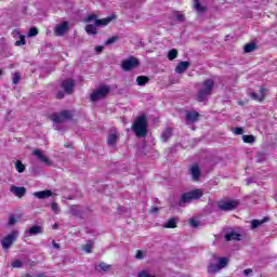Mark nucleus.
Returning a JSON list of instances; mask_svg holds the SVG:
<instances>
[{"label": "nucleus", "instance_id": "f257e3e1", "mask_svg": "<svg viewBox=\"0 0 277 277\" xmlns=\"http://www.w3.org/2000/svg\"><path fill=\"white\" fill-rule=\"evenodd\" d=\"M213 88H215V81L211 78L206 79L197 92V101H199V103L209 101V96L213 94Z\"/></svg>", "mask_w": 277, "mask_h": 277}, {"label": "nucleus", "instance_id": "f03ea898", "mask_svg": "<svg viewBox=\"0 0 277 277\" xmlns=\"http://www.w3.org/2000/svg\"><path fill=\"white\" fill-rule=\"evenodd\" d=\"M201 196H203V193L201 189H194L187 193L182 194L179 207H186V205H189V202H194V200H200Z\"/></svg>", "mask_w": 277, "mask_h": 277}, {"label": "nucleus", "instance_id": "7ed1b4c3", "mask_svg": "<svg viewBox=\"0 0 277 277\" xmlns=\"http://www.w3.org/2000/svg\"><path fill=\"white\" fill-rule=\"evenodd\" d=\"M146 117L141 116L135 119L132 131L135 133L136 137H146L148 131L146 130Z\"/></svg>", "mask_w": 277, "mask_h": 277}, {"label": "nucleus", "instance_id": "20e7f679", "mask_svg": "<svg viewBox=\"0 0 277 277\" xmlns=\"http://www.w3.org/2000/svg\"><path fill=\"white\" fill-rule=\"evenodd\" d=\"M109 92H111V88L109 85H102L91 93L90 98L92 103H96V101H103V98H106Z\"/></svg>", "mask_w": 277, "mask_h": 277}, {"label": "nucleus", "instance_id": "39448f33", "mask_svg": "<svg viewBox=\"0 0 277 277\" xmlns=\"http://www.w3.org/2000/svg\"><path fill=\"white\" fill-rule=\"evenodd\" d=\"M75 114L72 110H62L60 114H53L50 116V119L52 122H55V124H62L63 122H66V120H72V117Z\"/></svg>", "mask_w": 277, "mask_h": 277}, {"label": "nucleus", "instance_id": "423d86ee", "mask_svg": "<svg viewBox=\"0 0 277 277\" xmlns=\"http://www.w3.org/2000/svg\"><path fill=\"white\" fill-rule=\"evenodd\" d=\"M213 258L219 261V263H210L208 266V274H217V272H221L228 265V258H217L215 255H213Z\"/></svg>", "mask_w": 277, "mask_h": 277}, {"label": "nucleus", "instance_id": "0eeeda50", "mask_svg": "<svg viewBox=\"0 0 277 277\" xmlns=\"http://www.w3.org/2000/svg\"><path fill=\"white\" fill-rule=\"evenodd\" d=\"M18 239V230H13L9 235H6L4 238L1 239V246L4 252H8L12 246H14V242Z\"/></svg>", "mask_w": 277, "mask_h": 277}, {"label": "nucleus", "instance_id": "6e6552de", "mask_svg": "<svg viewBox=\"0 0 277 277\" xmlns=\"http://www.w3.org/2000/svg\"><path fill=\"white\" fill-rule=\"evenodd\" d=\"M216 207L220 211H235L239 207V200H221Z\"/></svg>", "mask_w": 277, "mask_h": 277}, {"label": "nucleus", "instance_id": "1a4fd4ad", "mask_svg": "<svg viewBox=\"0 0 277 277\" xmlns=\"http://www.w3.org/2000/svg\"><path fill=\"white\" fill-rule=\"evenodd\" d=\"M84 23H95V27H105L111 23V17L98 19L95 14L88 15Z\"/></svg>", "mask_w": 277, "mask_h": 277}, {"label": "nucleus", "instance_id": "9d476101", "mask_svg": "<svg viewBox=\"0 0 277 277\" xmlns=\"http://www.w3.org/2000/svg\"><path fill=\"white\" fill-rule=\"evenodd\" d=\"M140 66V60L135 56H130L127 60H123L121 63V68L124 70V72H129L133 70V68H137Z\"/></svg>", "mask_w": 277, "mask_h": 277}, {"label": "nucleus", "instance_id": "9b49d317", "mask_svg": "<svg viewBox=\"0 0 277 277\" xmlns=\"http://www.w3.org/2000/svg\"><path fill=\"white\" fill-rule=\"evenodd\" d=\"M118 140H120V133L118 130L116 128L110 129L107 138L108 146H111L113 148L116 147Z\"/></svg>", "mask_w": 277, "mask_h": 277}, {"label": "nucleus", "instance_id": "f8f14e48", "mask_svg": "<svg viewBox=\"0 0 277 277\" xmlns=\"http://www.w3.org/2000/svg\"><path fill=\"white\" fill-rule=\"evenodd\" d=\"M61 88H63L66 94H72V92H75V80L70 78L64 80L61 84Z\"/></svg>", "mask_w": 277, "mask_h": 277}, {"label": "nucleus", "instance_id": "ddd939ff", "mask_svg": "<svg viewBox=\"0 0 277 277\" xmlns=\"http://www.w3.org/2000/svg\"><path fill=\"white\" fill-rule=\"evenodd\" d=\"M32 155H35V157H37V159L41 162V163H45V166H51L52 162L50 161V159L40 150V149H35L32 151Z\"/></svg>", "mask_w": 277, "mask_h": 277}, {"label": "nucleus", "instance_id": "4468645a", "mask_svg": "<svg viewBox=\"0 0 277 277\" xmlns=\"http://www.w3.org/2000/svg\"><path fill=\"white\" fill-rule=\"evenodd\" d=\"M11 194H14L17 198H23L27 194V188L12 185L10 188Z\"/></svg>", "mask_w": 277, "mask_h": 277}, {"label": "nucleus", "instance_id": "2eb2a0df", "mask_svg": "<svg viewBox=\"0 0 277 277\" xmlns=\"http://www.w3.org/2000/svg\"><path fill=\"white\" fill-rule=\"evenodd\" d=\"M200 118V114L196 110H189L186 113L185 119L187 122H190V124H194V122H198V119Z\"/></svg>", "mask_w": 277, "mask_h": 277}, {"label": "nucleus", "instance_id": "dca6fc26", "mask_svg": "<svg viewBox=\"0 0 277 277\" xmlns=\"http://www.w3.org/2000/svg\"><path fill=\"white\" fill-rule=\"evenodd\" d=\"M34 235H42V226L35 225L25 232V237H32Z\"/></svg>", "mask_w": 277, "mask_h": 277}, {"label": "nucleus", "instance_id": "f3484780", "mask_svg": "<svg viewBox=\"0 0 277 277\" xmlns=\"http://www.w3.org/2000/svg\"><path fill=\"white\" fill-rule=\"evenodd\" d=\"M189 174L193 177V181H198L200 179V167L198 164L189 167Z\"/></svg>", "mask_w": 277, "mask_h": 277}, {"label": "nucleus", "instance_id": "a211bd4d", "mask_svg": "<svg viewBox=\"0 0 277 277\" xmlns=\"http://www.w3.org/2000/svg\"><path fill=\"white\" fill-rule=\"evenodd\" d=\"M189 66H192V64L187 61L180 62L177 64V66L175 67V72L177 75H183V72H185V70H187V68H189Z\"/></svg>", "mask_w": 277, "mask_h": 277}, {"label": "nucleus", "instance_id": "6ab92c4d", "mask_svg": "<svg viewBox=\"0 0 277 277\" xmlns=\"http://www.w3.org/2000/svg\"><path fill=\"white\" fill-rule=\"evenodd\" d=\"M35 198H38L39 200H44V198H51L53 196L52 190H41V192H36L34 193Z\"/></svg>", "mask_w": 277, "mask_h": 277}, {"label": "nucleus", "instance_id": "aec40b11", "mask_svg": "<svg viewBox=\"0 0 277 277\" xmlns=\"http://www.w3.org/2000/svg\"><path fill=\"white\" fill-rule=\"evenodd\" d=\"M68 31V22H64L63 24L55 27L56 36H64Z\"/></svg>", "mask_w": 277, "mask_h": 277}, {"label": "nucleus", "instance_id": "412c9836", "mask_svg": "<svg viewBox=\"0 0 277 277\" xmlns=\"http://www.w3.org/2000/svg\"><path fill=\"white\" fill-rule=\"evenodd\" d=\"M265 92H267V90L261 88L259 94L251 92L250 95L253 98V101H259L261 103L265 98Z\"/></svg>", "mask_w": 277, "mask_h": 277}, {"label": "nucleus", "instance_id": "4be33fe9", "mask_svg": "<svg viewBox=\"0 0 277 277\" xmlns=\"http://www.w3.org/2000/svg\"><path fill=\"white\" fill-rule=\"evenodd\" d=\"M225 241H241V236L236 232L225 234Z\"/></svg>", "mask_w": 277, "mask_h": 277}, {"label": "nucleus", "instance_id": "5701e85b", "mask_svg": "<svg viewBox=\"0 0 277 277\" xmlns=\"http://www.w3.org/2000/svg\"><path fill=\"white\" fill-rule=\"evenodd\" d=\"M69 213H70V215H74L75 217H79V215H81L83 213V208H81V206H70Z\"/></svg>", "mask_w": 277, "mask_h": 277}, {"label": "nucleus", "instance_id": "b1692460", "mask_svg": "<svg viewBox=\"0 0 277 277\" xmlns=\"http://www.w3.org/2000/svg\"><path fill=\"white\" fill-rule=\"evenodd\" d=\"M96 22H94V24H88L85 26V31L89 36H96L98 34V30H96Z\"/></svg>", "mask_w": 277, "mask_h": 277}, {"label": "nucleus", "instance_id": "393cba45", "mask_svg": "<svg viewBox=\"0 0 277 277\" xmlns=\"http://www.w3.org/2000/svg\"><path fill=\"white\" fill-rule=\"evenodd\" d=\"M265 222H269V217H264L262 220H252L251 221V228H259V226H261V224H265Z\"/></svg>", "mask_w": 277, "mask_h": 277}, {"label": "nucleus", "instance_id": "a878e982", "mask_svg": "<svg viewBox=\"0 0 277 277\" xmlns=\"http://www.w3.org/2000/svg\"><path fill=\"white\" fill-rule=\"evenodd\" d=\"M96 272H109L111 269V265L101 262L98 265L95 266Z\"/></svg>", "mask_w": 277, "mask_h": 277}, {"label": "nucleus", "instance_id": "bb28decb", "mask_svg": "<svg viewBox=\"0 0 277 277\" xmlns=\"http://www.w3.org/2000/svg\"><path fill=\"white\" fill-rule=\"evenodd\" d=\"M171 137H172V129L171 128L164 129L161 134L162 142H168V140H170Z\"/></svg>", "mask_w": 277, "mask_h": 277}, {"label": "nucleus", "instance_id": "cd10ccee", "mask_svg": "<svg viewBox=\"0 0 277 277\" xmlns=\"http://www.w3.org/2000/svg\"><path fill=\"white\" fill-rule=\"evenodd\" d=\"M148 81H150V78H148L147 76H138L136 78V83H137V85H141V87L146 85V83H148Z\"/></svg>", "mask_w": 277, "mask_h": 277}, {"label": "nucleus", "instance_id": "c85d7f7f", "mask_svg": "<svg viewBox=\"0 0 277 277\" xmlns=\"http://www.w3.org/2000/svg\"><path fill=\"white\" fill-rule=\"evenodd\" d=\"M194 8L195 10H197V12H207V6H203L202 4H200V0H194Z\"/></svg>", "mask_w": 277, "mask_h": 277}, {"label": "nucleus", "instance_id": "c756f323", "mask_svg": "<svg viewBox=\"0 0 277 277\" xmlns=\"http://www.w3.org/2000/svg\"><path fill=\"white\" fill-rule=\"evenodd\" d=\"M92 248H94V242L92 240H89L83 247L82 250L90 254L92 252Z\"/></svg>", "mask_w": 277, "mask_h": 277}, {"label": "nucleus", "instance_id": "7c9ffc66", "mask_svg": "<svg viewBox=\"0 0 277 277\" xmlns=\"http://www.w3.org/2000/svg\"><path fill=\"white\" fill-rule=\"evenodd\" d=\"M242 142H245V144H254L255 142L254 135H243Z\"/></svg>", "mask_w": 277, "mask_h": 277}, {"label": "nucleus", "instance_id": "2f4dec72", "mask_svg": "<svg viewBox=\"0 0 277 277\" xmlns=\"http://www.w3.org/2000/svg\"><path fill=\"white\" fill-rule=\"evenodd\" d=\"M164 228H176V219H170L164 223Z\"/></svg>", "mask_w": 277, "mask_h": 277}, {"label": "nucleus", "instance_id": "473e14b6", "mask_svg": "<svg viewBox=\"0 0 277 277\" xmlns=\"http://www.w3.org/2000/svg\"><path fill=\"white\" fill-rule=\"evenodd\" d=\"M15 169L17 170V172L23 173L25 172V164H23L21 160H17L15 162Z\"/></svg>", "mask_w": 277, "mask_h": 277}, {"label": "nucleus", "instance_id": "72a5a7b5", "mask_svg": "<svg viewBox=\"0 0 277 277\" xmlns=\"http://www.w3.org/2000/svg\"><path fill=\"white\" fill-rule=\"evenodd\" d=\"M254 49H256L255 43H248L245 45V53H252V51H254Z\"/></svg>", "mask_w": 277, "mask_h": 277}, {"label": "nucleus", "instance_id": "f704fd0d", "mask_svg": "<svg viewBox=\"0 0 277 277\" xmlns=\"http://www.w3.org/2000/svg\"><path fill=\"white\" fill-rule=\"evenodd\" d=\"M179 56V51H176V49L170 50L168 53V57L169 60H176V57Z\"/></svg>", "mask_w": 277, "mask_h": 277}, {"label": "nucleus", "instance_id": "c9c22d12", "mask_svg": "<svg viewBox=\"0 0 277 277\" xmlns=\"http://www.w3.org/2000/svg\"><path fill=\"white\" fill-rule=\"evenodd\" d=\"M51 209H52L53 213H55L56 215L60 213V205H57V202H52Z\"/></svg>", "mask_w": 277, "mask_h": 277}, {"label": "nucleus", "instance_id": "e433bc0d", "mask_svg": "<svg viewBox=\"0 0 277 277\" xmlns=\"http://www.w3.org/2000/svg\"><path fill=\"white\" fill-rule=\"evenodd\" d=\"M188 222H189L192 228H198V226H200V222H198V220L189 219Z\"/></svg>", "mask_w": 277, "mask_h": 277}, {"label": "nucleus", "instance_id": "4c0bfd02", "mask_svg": "<svg viewBox=\"0 0 277 277\" xmlns=\"http://www.w3.org/2000/svg\"><path fill=\"white\" fill-rule=\"evenodd\" d=\"M12 267H15L17 269H19L21 267H23V261L21 260H15L14 262H12Z\"/></svg>", "mask_w": 277, "mask_h": 277}, {"label": "nucleus", "instance_id": "58836bf2", "mask_svg": "<svg viewBox=\"0 0 277 277\" xmlns=\"http://www.w3.org/2000/svg\"><path fill=\"white\" fill-rule=\"evenodd\" d=\"M25 42V36L21 35L19 40L15 42V47H23Z\"/></svg>", "mask_w": 277, "mask_h": 277}, {"label": "nucleus", "instance_id": "ea45409f", "mask_svg": "<svg viewBox=\"0 0 277 277\" xmlns=\"http://www.w3.org/2000/svg\"><path fill=\"white\" fill-rule=\"evenodd\" d=\"M14 224H16V217H14V215H10L8 226H14Z\"/></svg>", "mask_w": 277, "mask_h": 277}, {"label": "nucleus", "instance_id": "a19ab883", "mask_svg": "<svg viewBox=\"0 0 277 277\" xmlns=\"http://www.w3.org/2000/svg\"><path fill=\"white\" fill-rule=\"evenodd\" d=\"M28 36L31 38L34 36H38V28L34 27V28H30L29 32H28Z\"/></svg>", "mask_w": 277, "mask_h": 277}, {"label": "nucleus", "instance_id": "79ce46f5", "mask_svg": "<svg viewBox=\"0 0 277 277\" xmlns=\"http://www.w3.org/2000/svg\"><path fill=\"white\" fill-rule=\"evenodd\" d=\"M116 40H118V37H111L105 42V45L109 47V44H114Z\"/></svg>", "mask_w": 277, "mask_h": 277}, {"label": "nucleus", "instance_id": "37998d69", "mask_svg": "<svg viewBox=\"0 0 277 277\" xmlns=\"http://www.w3.org/2000/svg\"><path fill=\"white\" fill-rule=\"evenodd\" d=\"M18 81H21V74L15 72L13 75V83L16 84V83H18Z\"/></svg>", "mask_w": 277, "mask_h": 277}, {"label": "nucleus", "instance_id": "c03bdc74", "mask_svg": "<svg viewBox=\"0 0 277 277\" xmlns=\"http://www.w3.org/2000/svg\"><path fill=\"white\" fill-rule=\"evenodd\" d=\"M137 277H155V275H150L146 271H142L138 273Z\"/></svg>", "mask_w": 277, "mask_h": 277}, {"label": "nucleus", "instance_id": "a18cd8bd", "mask_svg": "<svg viewBox=\"0 0 277 277\" xmlns=\"http://www.w3.org/2000/svg\"><path fill=\"white\" fill-rule=\"evenodd\" d=\"M176 21H179L180 23H185V15L177 13Z\"/></svg>", "mask_w": 277, "mask_h": 277}, {"label": "nucleus", "instance_id": "49530a36", "mask_svg": "<svg viewBox=\"0 0 277 277\" xmlns=\"http://www.w3.org/2000/svg\"><path fill=\"white\" fill-rule=\"evenodd\" d=\"M234 133L235 135H243V128H235Z\"/></svg>", "mask_w": 277, "mask_h": 277}, {"label": "nucleus", "instance_id": "de8ad7c7", "mask_svg": "<svg viewBox=\"0 0 277 277\" xmlns=\"http://www.w3.org/2000/svg\"><path fill=\"white\" fill-rule=\"evenodd\" d=\"M135 259H138V261H142V259H144V253L141 250H137Z\"/></svg>", "mask_w": 277, "mask_h": 277}, {"label": "nucleus", "instance_id": "09e8293b", "mask_svg": "<svg viewBox=\"0 0 277 277\" xmlns=\"http://www.w3.org/2000/svg\"><path fill=\"white\" fill-rule=\"evenodd\" d=\"M64 96H65V94H64L63 91H58V92L56 93V98H58V100L64 98Z\"/></svg>", "mask_w": 277, "mask_h": 277}, {"label": "nucleus", "instance_id": "8fccbe9b", "mask_svg": "<svg viewBox=\"0 0 277 277\" xmlns=\"http://www.w3.org/2000/svg\"><path fill=\"white\" fill-rule=\"evenodd\" d=\"M252 274V268H247L243 271V276H250Z\"/></svg>", "mask_w": 277, "mask_h": 277}, {"label": "nucleus", "instance_id": "3c124183", "mask_svg": "<svg viewBox=\"0 0 277 277\" xmlns=\"http://www.w3.org/2000/svg\"><path fill=\"white\" fill-rule=\"evenodd\" d=\"M95 51H96L97 53H103V47H102V45L95 47Z\"/></svg>", "mask_w": 277, "mask_h": 277}, {"label": "nucleus", "instance_id": "603ef678", "mask_svg": "<svg viewBox=\"0 0 277 277\" xmlns=\"http://www.w3.org/2000/svg\"><path fill=\"white\" fill-rule=\"evenodd\" d=\"M53 248H55L56 250H60V243L55 242V240H53Z\"/></svg>", "mask_w": 277, "mask_h": 277}, {"label": "nucleus", "instance_id": "864d4df0", "mask_svg": "<svg viewBox=\"0 0 277 277\" xmlns=\"http://www.w3.org/2000/svg\"><path fill=\"white\" fill-rule=\"evenodd\" d=\"M159 211V208L157 207H151V213H158Z\"/></svg>", "mask_w": 277, "mask_h": 277}, {"label": "nucleus", "instance_id": "5fc2aeb1", "mask_svg": "<svg viewBox=\"0 0 277 277\" xmlns=\"http://www.w3.org/2000/svg\"><path fill=\"white\" fill-rule=\"evenodd\" d=\"M64 146H65V148H72V144H70V143L65 144Z\"/></svg>", "mask_w": 277, "mask_h": 277}, {"label": "nucleus", "instance_id": "6e6d98bb", "mask_svg": "<svg viewBox=\"0 0 277 277\" xmlns=\"http://www.w3.org/2000/svg\"><path fill=\"white\" fill-rule=\"evenodd\" d=\"M60 227V224H57V223H55L54 225H53V228L55 229V228H58Z\"/></svg>", "mask_w": 277, "mask_h": 277}, {"label": "nucleus", "instance_id": "4d7b16f0", "mask_svg": "<svg viewBox=\"0 0 277 277\" xmlns=\"http://www.w3.org/2000/svg\"><path fill=\"white\" fill-rule=\"evenodd\" d=\"M36 277H47V275H44V274H39V275H37Z\"/></svg>", "mask_w": 277, "mask_h": 277}, {"label": "nucleus", "instance_id": "13d9d810", "mask_svg": "<svg viewBox=\"0 0 277 277\" xmlns=\"http://www.w3.org/2000/svg\"><path fill=\"white\" fill-rule=\"evenodd\" d=\"M247 185H250V180L247 181Z\"/></svg>", "mask_w": 277, "mask_h": 277}, {"label": "nucleus", "instance_id": "bf43d9fd", "mask_svg": "<svg viewBox=\"0 0 277 277\" xmlns=\"http://www.w3.org/2000/svg\"><path fill=\"white\" fill-rule=\"evenodd\" d=\"M136 1H138V3H142V1H144V0H136Z\"/></svg>", "mask_w": 277, "mask_h": 277}, {"label": "nucleus", "instance_id": "052dcab7", "mask_svg": "<svg viewBox=\"0 0 277 277\" xmlns=\"http://www.w3.org/2000/svg\"><path fill=\"white\" fill-rule=\"evenodd\" d=\"M0 75H1V69H0Z\"/></svg>", "mask_w": 277, "mask_h": 277}]
</instances>
